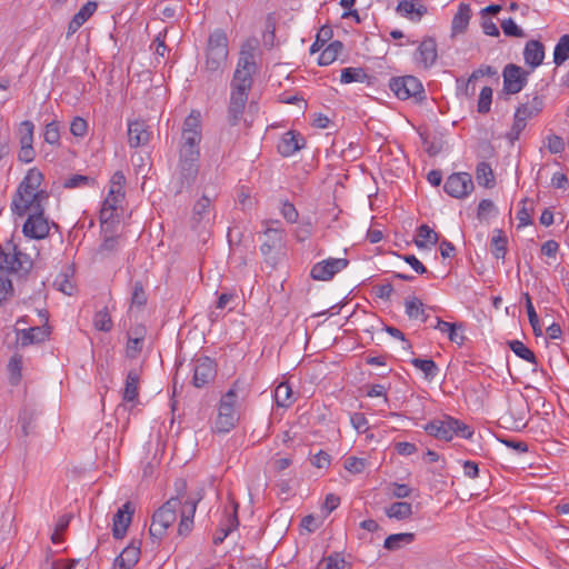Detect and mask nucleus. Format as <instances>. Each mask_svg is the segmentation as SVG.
Here are the masks:
<instances>
[{"label":"nucleus","mask_w":569,"mask_h":569,"mask_svg":"<svg viewBox=\"0 0 569 569\" xmlns=\"http://www.w3.org/2000/svg\"><path fill=\"white\" fill-rule=\"evenodd\" d=\"M187 482L183 479L176 481V496L167 500L152 516L149 528L151 538L160 540L177 520V510L180 508V522L178 532L181 536L188 535L193 526V517L197 505L203 498V489L200 488L193 497L182 501L186 495Z\"/></svg>","instance_id":"obj_1"},{"label":"nucleus","mask_w":569,"mask_h":569,"mask_svg":"<svg viewBox=\"0 0 569 569\" xmlns=\"http://www.w3.org/2000/svg\"><path fill=\"white\" fill-rule=\"evenodd\" d=\"M43 181L42 172L37 168L27 171L19 183L11 201V211L18 217L44 209L43 203L49 199V192L39 189Z\"/></svg>","instance_id":"obj_2"},{"label":"nucleus","mask_w":569,"mask_h":569,"mask_svg":"<svg viewBox=\"0 0 569 569\" xmlns=\"http://www.w3.org/2000/svg\"><path fill=\"white\" fill-rule=\"evenodd\" d=\"M229 54L228 37L224 30L216 29L209 34L206 48L204 72L210 77H221Z\"/></svg>","instance_id":"obj_3"},{"label":"nucleus","mask_w":569,"mask_h":569,"mask_svg":"<svg viewBox=\"0 0 569 569\" xmlns=\"http://www.w3.org/2000/svg\"><path fill=\"white\" fill-rule=\"evenodd\" d=\"M257 48L258 41L256 39H249L242 43L231 86L241 87L247 90L251 89L253 83L252 74L257 70L254 61Z\"/></svg>","instance_id":"obj_4"},{"label":"nucleus","mask_w":569,"mask_h":569,"mask_svg":"<svg viewBox=\"0 0 569 569\" xmlns=\"http://www.w3.org/2000/svg\"><path fill=\"white\" fill-rule=\"evenodd\" d=\"M32 266L31 258L19 250L12 241L0 244V271L24 277Z\"/></svg>","instance_id":"obj_5"},{"label":"nucleus","mask_w":569,"mask_h":569,"mask_svg":"<svg viewBox=\"0 0 569 569\" xmlns=\"http://www.w3.org/2000/svg\"><path fill=\"white\" fill-rule=\"evenodd\" d=\"M200 149L179 146V163L177 173V192L193 184L199 172Z\"/></svg>","instance_id":"obj_6"},{"label":"nucleus","mask_w":569,"mask_h":569,"mask_svg":"<svg viewBox=\"0 0 569 569\" xmlns=\"http://www.w3.org/2000/svg\"><path fill=\"white\" fill-rule=\"evenodd\" d=\"M425 430L430 436L445 441H450L455 436L470 439L473 435V430L468 425L450 416L430 421Z\"/></svg>","instance_id":"obj_7"},{"label":"nucleus","mask_w":569,"mask_h":569,"mask_svg":"<svg viewBox=\"0 0 569 569\" xmlns=\"http://www.w3.org/2000/svg\"><path fill=\"white\" fill-rule=\"evenodd\" d=\"M542 96L535 94L531 100L521 103L515 112L513 124L508 133L510 140H517L527 126V121L537 117L543 109Z\"/></svg>","instance_id":"obj_8"},{"label":"nucleus","mask_w":569,"mask_h":569,"mask_svg":"<svg viewBox=\"0 0 569 569\" xmlns=\"http://www.w3.org/2000/svg\"><path fill=\"white\" fill-rule=\"evenodd\" d=\"M389 88L401 100L413 99L416 102H421L426 99L422 83L413 76L392 78Z\"/></svg>","instance_id":"obj_9"},{"label":"nucleus","mask_w":569,"mask_h":569,"mask_svg":"<svg viewBox=\"0 0 569 569\" xmlns=\"http://www.w3.org/2000/svg\"><path fill=\"white\" fill-rule=\"evenodd\" d=\"M200 112L192 110L184 119L181 132L180 144L192 149H200L202 139Z\"/></svg>","instance_id":"obj_10"},{"label":"nucleus","mask_w":569,"mask_h":569,"mask_svg":"<svg viewBox=\"0 0 569 569\" xmlns=\"http://www.w3.org/2000/svg\"><path fill=\"white\" fill-rule=\"evenodd\" d=\"M530 71L523 70L520 66L509 63L503 68V91L507 94H516L520 92L528 82Z\"/></svg>","instance_id":"obj_11"},{"label":"nucleus","mask_w":569,"mask_h":569,"mask_svg":"<svg viewBox=\"0 0 569 569\" xmlns=\"http://www.w3.org/2000/svg\"><path fill=\"white\" fill-rule=\"evenodd\" d=\"M443 189L452 198H465L473 190L472 177L468 172L452 173L447 178Z\"/></svg>","instance_id":"obj_12"},{"label":"nucleus","mask_w":569,"mask_h":569,"mask_svg":"<svg viewBox=\"0 0 569 569\" xmlns=\"http://www.w3.org/2000/svg\"><path fill=\"white\" fill-rule=\"evenodd\" d=\"M349 261L343 258H329L316 263L310 271V276L315 280H331L338 272L347 268Z\"/></svg>","instance_id":"obj_13"},{"label":"nucleus","mask_w":569,"mask_h":569,"mask_svg":"<svg viewBox=\"0 0 569 569\" xmlns=\"http://www.w3.org/2000/svg\"><path fill=\"white\" fill-rule=\"evenodd\" d=\"M43 213L44 209L28 214V218L22 228L26 237L32 239H43L48 236L50 228Z\"/></svg>","instance_id":"obj_14"},{"label":"nucleus","mask_w":569,"mask_h":569,"mask_svg":"<svg viewBox=\"0 0 569 569\" xmlns=\"http://www.w3.org/2000/svg\"><path fill=\"white\" fill-rule=\"evenodd\" d=\"M134 508L130 501H127L113 516L112 536L114 539H122L132 521Z\"/></svg>","instance_id":"obj_15"},{"label":"nucleus","mask_w":569,"mask_h":569,"mask_svg":"<svg viewBox=\"0 0 569 569\" xmlns=\"http://www.w3.org/2000/svg\"><path fill=\"white\" fill-rule=\"evenodd\" d=\"M216 365L214 362L206 357L197 361L193 371L192 383L197 388H202L212 381L216 377Z\"/></svg>","instance_id":"obj_16"},{"label":"nucleus","mask_w":569,"mask_h":569,"mask_svg":"<svg viewBox=\"0 0 569 569\" xmlns=\"http://www.w3.org/2000/svg\"><path fill=\"white\" fill-rule=\"evenodd\" d=\"M17 347L26 348L30 345L41 343L49 337V330L44 327H31L29 329H17Z\"/></svg>","instance_id":"obj_17"},{"label":"nucleus","mask_w":569,"mask_h":569,"mask_svg":"<svg viewBox=\"0 0 569 569\" xmlns=\"http://www.w3.org/2000/svg\"><path fill=\"white\" fill-rule=\"evenodd\" d=\"M238 419L239 417L237 409L229 408V405L226 403L224 406L219 405L218 416L214 421L213 430L219 433L229 432L231 429L234 428Z\"/></svg>","instance_id":"obj_18"},{"label":"nucleus","mask_w":569,"mask_h":569,"mask_svg":"<svg viewBox=\"0 0 569 569\" xmlns=\"http://www.w3.org/2000/svg\"><path fill=\"white\" fill-rule=\"evenodd\" d=\"M149 140L150 132L143 120H134L128 123V142L131 148L146 146Z\"/></svg>","instance_id":"obj_19"},{"label":"nucleus","mask_w":569,"mask_h":569,"mask_svg":"<svg viewBox=\"0 0 569 569\" xmlns=\"http://www.w3.org/2000/svg\"><path fill=\"white\" fill-rule=\"evenodd\" d=\"M438 58L437 43L432 38H426L421 41L416 53V60L422 64L425 69L435 64Z\"/></svg>","instance_id":"obj_20"},{"label":"nucleus","mask_w":569,"mask_h":569,"mask_svg":"<svg viewBox=\"0 0 569 569\" xmlns=\"http://www.w3.org/2000/svg\"><path fill=\"white\" fill-rule=\"evenodd\" d=\"M98 3L96 1H88L80 10L72 17L68 24L67 36L74 34L97 11Z\"/></svg>","instance_id":"obj_21"},{"label":"nucleus","mask_w":569,"mask_h":569,"mask_svg":"<svg viewBox=\"0 0 569 569\" xmlns=\"http://www.w3.org/2000/svg\"><path fill=\"white\" fill-rule=\"evenodd\" d=\"M249 389L246 383L241 380H236L229 390L222 395L219 405H229V408L237 409L239 400H243L248 397Z\"/></svg>","instance_id":"obj_22"},{"label":"nucleus","mask_w":569,"mask_h":569,"mask_svg":"<svg viewBox=\"0 0 569 569\" xmlns=\"http://www.w3.org/2000/svg\"><path fill=\"white\" fill-rule=\"evenodd\" d=\"M545 58V47L538 40H529L523 49V59L531 70L539 67Z\"/></svg>","instance_id":"obj_23"},{"label":"nucleus","mask_w":569,"mask_h":569,"mask_svg":"<svg viewBox=\"0 0 569 569\" xmlns=\"http://www.w3.org/2000/svg\"><path fill=\"white\" fill-rule=\"evenodd\" d=\"M303 138L299 133L288 131L283 134L280 143L278 144V150L283 157L292 156L303 147Z\"/></svg>","instance_id":"obj_24"},{"label":"nucleus","mask_w":569,"mask_h":569,"mask_svg":"<svg viewBox=\"0 0 569 569\" xmlns=\"http://www.w3.org/2000/svg\"><path fill=\"white\" fill-rule=\"evenodd\" d=\"M210 207H211V199L203 194L193 206L192 209V227L194 229L198 228V226L207 220L209 221V214H210Z\"/></svg>","instance_id":"obj_25"},{"label":"nucleus","mask_w":569,"mask_h":569,"mask_svg":"<svg viewBox=\"0 0 569 569\" xmlns=\"http://www.w3.org/2000/svg\"><path fill=\"white\" fill-rule=\"evenodd\" d=\"M471 18V9L467 3H460L458 11L452 19V32L462 33L466 31Z\"/></svg>","instance_id":"obj_26"},{"label":"nucleus","mask_w":569,"mask_h":569,"mask_svg":"<svg viewBox=\"0 0 569 569\" xmlns=\"http://www.w3.org/2000/svg\"><path fill=\"white\" fill-rule=\"evenodd\" d=\"M439 241V234L432 230L427 224H421L417 229V238L415 239V244L420 248L425 249L429 246H435Z\"/></svg>","instance_id":"obj_27"},{"label":"nucleus","mask_w":569,"mask_h":569,"mask_svg":"<svg viewBox=\"0 0 569 569\" xmlns=\"http://www.w3.org/2000/svg\"><path fill=\"white\" fill-rule=\"evenodd\" d=\"M139 375L136 370H130L126 378L122 398L126 401L132 402L139 396Z\"/></svg>","instance_id":"obj_28"},{"label":"nucleus","mask_w":569,"mask_h":569,"mask_svg":"<svg viewBox=\"0 0 569 569\" xmlns=\"http://www.w3.org/2000/svg\"><path fill=\"white\" fill-rule=\"evenodd\" d=\"M342 49H343V44L341 41H339V40L332 41L320 53L318 63L320 66H329L338 58V56L341 53Z\"/></svg>","instance_id":"obj_29"},{"label":"nucleus","mask_w":569,"mask_h":569,"mask_svg":"<svg viewBox=\"0 0 569 569\" xmlns=\"http://www.w3.org/2000/svg\"><path fill=\"white\" fill-rule=\"evenodd\" d=\"M508 239L502 230L496 229L491 238V252L497 259H505Z\"/></svg>","instance_id":"obj_30"},{"label":"nucleus","mask_w":569,"mask_h":569,"mask_svg":"<svg viewBox=\"0 0 569 569\" xmlns=\"http://www.w3.org/2000/svg\"><path fill=\"white\" fill-rule=\"evenodd\" d=\"M476 179L480 186L492 188L495 186V174L488 162H480L476 168Z\"/></svg>","instance_id":"obj_31"},{"label":"nucleus","mask_w":569,"mask_h":569,"mask_svg":"<svg viewBox=\"0 0 569 569\" xmlns=\"http://www.w3.org/2000/svg\"><path fill=\"white\" fill-rule=\"evenodd\" d=\"M406 313L410 319H420L422 322L428 320L425 312L423 303L420 299L412 297L406 300Z\"/></svg>","instance_id":"obj_32"},{"label":"nucleus","mask_w":569,"mask_h":569,"mask_svg":"<svg viewBox=\"0 0 569 569\" xmlns=\"http://www.w3.org/2000/svg\"><path fill=\"white\" fill-rule=\"evenodd\" d=\"M268 240L263 242L260 250L263 254H269L282 241V230L278 228H267L264 231Z\"/></svg>","instance_id":"obj_33"},{"label":"nucleus","mask_w":569,"mask_h":569,"mask_svg":"<svg viewBox=\"0 0 569 569\" xmlns=\"http://www.w3.org/2000/svg\"><path fill=\"white\" fill-rule=\"evenodd\" d=\"M415 540V533L412 532H401L393 533L386 538L383 542V547L388 550H397L402 545H409Z\"/></svg>","instance_id":"obj_34"},{"label":"nucleus","mask_w":569,"mask_h":569,"mask_svg":"<svg viewBox=\"0 0 569 569\" xmlns=\"http://www.w3.org/2000/svg\"><path fill=\"white\" fill-rule=\"evenodd\" d=\"M386 515L389 518L405 520L412 515V506L409 502H393L386 509Z\"/></svg>","instance_id":"obj_35"},{"label":"nucleus","mask_w":569,"mask_h":569,"mask_svg":"<svg viewBox=\"0 0 569 569\" xmlns=\"http://www.w3.org/2000/svg\"><path fill=\"white\" fill-rule=\"evenodd\" d=\"M410 362L415 368L421 370L428 380H433L439 372V368L432 359L413 358Z\"/></svg>","instance_id":"obj_36"},{"label":"nucleus","mask_w":569,"mask_h":569,"mask_svg":"<svg viewBox=\"0 0 569 569\" xmlns=\"http://www.w3.org/2000/svg\"><path fill=\"white\" fill-rule=\"evenodd\" d=\"M126 177L122 171H116L110 180L109 196L122 201L124 199Z\"/></svg>","instance_id":"obj_37"},{"label":"nucleus","mask_w":569,"mask_h":569,"mask_svg":"<svg viewBox=\"0 0 569 569\" xmlns=\"http://www.w3.org/2000/svg\"><path fill=\"white\" fill-rule=\"evenodd\" d=\"M122 201L116 199L113 196H107L100 210L101 223H108L114 217V213Z\"/></svg>","instance_id":"obj_38"},{"label":"nucleus","mask_w":569,"mask_h":569,"mask_svg":"<svg viewBox=\"0 0 569 569\" xmlns=\"http://www.w3.org/2000/svg\"><path fill=\"white\" fill-rule=\"evenodd\" d=\"M508 346L519 358L535 366L538 365L536 355L520 340L508 341Z\"/></svg>","instance_id":"obj_39"},{"label":"nucleus","mask_w":569,"mask_h":569,"mask_svg":"<svg viewBox=\"0 0 569 569\" xmlns=\"http://www.w3.org/2000/svg\"><path fill=\"white\" fill-rule=\"evenodd\" d=\"M274 401L279 407H289L292 403V389L287 382H281L274 389Z\"/></svg>","instance_id":"obj_40"},{"label":"nucleus","mask_w":569,"mask_h":569,"mask_svg":"<svg viewBox=\"0 0 569 569\" xmlns=\"http://www.w3.org/2000/svg\"><path fill=\"white\" fill-rule=\"evenodd\" d=\"M569 58V34L560 37L553 51V62L557 67L561 66Z\"/></svg>","instance_id":"obj_41"},{"label":"nucleus","mask_w":569,"mask_h":569,"mask_svg":"<svg viewBox=\"0 0 569 569\" xmlns=\"http://www.w3.org/2000/svg\"><path fill=\"white\" fill-rule=\"evenodd\" d=\"M368 79L369 77L362 68H345L340 77L342 83L366 82Z\"/></svg>","instance_id":"obj_42"},{"label":"nucleus","mask_w":569,"mask_h":569,"mask_svg":"<svg viewBox=\"0 0 569 569\" xmlns=\"http://www.w3.org/2000/svg\"><path fill=\"white\" fill-rule=\"evenodd\" d=\"M417 0H402L397 6V12L406 16L411 17L412 14H416L419 19L423 13H426V7L422 4H419V7H416Z\"/></svg>","instance_id":"obj_43"},{"label":"nucleus","mask_w":569,"mask_h":569,"mask_svg":"<svg viewBox=\"0 0 569 569\" xmlns=\"http://www.w3.org/2000/svg\"><path fill=\"white\" fill-rule=\"evenodd\" d=\"M21 370H22V356L20 353H14L8 363V371L10 375L11 385L16 386L21 380Z\"/></svg>","instance_id":"obj_44"},{"label":"nucleus","mask_w":569,"mask_h":569,"mask_svg":"<svg viewBox=\"0 0 569 569\" xmlns=\"http://www.w3.org/2000/svg\"><path fill=\"white\" fill-rule=\"evenodd\" d=\"M53 286L67 296H72L76 291V284L68 273H59L53 281Z\"/></svg>","instance_id":"obj_45"},{"label":"nucleus","mask_w":569,"mask_h":569,"mask_svg":"<svg viewBox=\"0 0 569 569\" xmlns=\"http://www.w3.org/2000/svg\"><path fill=\"white\" fill-rule=\"evenodd\" d=\"M93 325L97 330L108 332L112 329L113 322L107 308L96 312Z\"/></svg>","instance_id":"obj_46"},{"label":"nucleus","mask_w":569,"mask_h":569,"mask_svg":"<svg viewBox=\"0 0 569 569\" xmlns=\"http://www.w3.org/2000/svg\"><path fill=\"white\" fill-rule=\"evenodd\" d=\"M119 557H121V561L126 560L128 566H136L140 558V543L131 542Z\"/></svg>","instance_id":"obj_47"},{"label":"nucleus","mask_w":569,"mask_h":569,"mask_svg":"<svg viewBox=\"0 0 569 569\" xmlns=\"http://www.w3.org/2000/svg\"><path fill=\"white\" fill-rule=\"evenodd\" d=\"M523 298L526 300L527 313H528L529 322L532 327V330L536 336H541L542 331L540 328L539 318H538L537 312L531 302V297L528 292H526V293H523Z\"/></svg>","instance_id":"obj_48"},{"label":"nucleus","mask_w":569,"mask_h":569,"mask_svg":"<svg viewBox=\"0 0 569 569\" xmlns=\"http://www.w3.org/2000/svg\"><path fill=\"white\" fill-rule=\"evenodd\" d=\"M94 183V179L83 174H73L63 181L67 189L81 188Z\"/></svg>","instance_id":"obj_49"},{"label":"nucleus","mask_w":569,"mask_h":569,"mask_svg":"<svg viewBox=\"0 0 569 569\" xmlns=\"http://www.w3.org/2000/svg\"><path fill=\"white\" fill-rule=\"evenodd\" d=\"M346 561L339 553H333L325 557L319 563L317 569H341Z\"/></svg>","instance_id":"obj_50"},{"label":"nucleus","mask_w":569,"mask_h":569,"mask_svg":"<svg viewBox=\"0 0 569 569\" xmlns=\"http://www.w3.org/2000/svg\"><path fill=\"white\" fill-rule=\"evenodd\" d=\"M43 138H44V141L49 144H52V146L59 144L60 131H59V123L57 121H51L46 124Z\"/></svg>","instance_id":"obj_51"},{"label":"nucleus","mask_w":569,"mask_h":569,"mask_svg":"<svg viewBox=\"0 0 569 569\" xmlns=\"http://www.w3.org/2000/svg\"><path fill=\"white\" fill-rule=\"evenodd\" d=\"M492 102V89L490 87H483L480 91L478 99V112L487 113L490 111Z\"/></svg>","instance_id":"obj_52"},{"label":"nucleus","mask_w":569,"mask_h":569,"mask_svg":"<svg viewBox=\"0 0 569 569\" xmlns=\"http://www.w3.org/2000/svg\"><path fill=\"white\" fill-rule=\"evenodd\" d=\"M501 29L503 33L508 37L523 38L526 33L521 28H519L516 22L509 18L501 22Z\"/></svg>","instance_id":"obj_53"},{"label":"nucleus","mask_w":569,"mask_h":569,"mask_svg":"<svg viewBox=\"0 0 569 569\" xmlns=\"http://www.w3.org/2000/svg\"><path fill=\"white\" fill-rule=\"evenodd\" d=\"M131 303L142 307L147 303V295L141 281H136L132 288Z\"/></svg>","instance_id":"obj_54"},{"label":"nucleus","mask_w":569,"mask_h":569,"mask_svg":"<svg viewBox=\"0 0 569 569\" xmlns=\"http://www.w3.org/2000/svg\"><path fill=\"white\" fill-rule=\"evenodd\" d=\"M88 122L81 117H74L70 123V132L74 137L82 138L87 134Z\"/></svg>","instance_id":"obj_55"},{"label":"nucleus","mask_w":569,"mask_h":569,"mask_svg":"<svg viewBox=\"0 0 569 569\" xmlns=\"http://www.w3.org/2000/svg\"><path fill=\"white\" fill-rule=\"evenodd\" d=\"M366 459L357 457H348L345 460V468L351 473H361L366 468Z\"/></svg>","instance_id":"obj_56"},{"label":"nucleus","mask_w":569,"mask_h":569,"mask_svg":"<svg viewBox=\"0 0 569 569\" xmlns=\"http://www.w3.org/2000/svg\"><path fill=\"white\" fill-rule=\"evenodd\" d=\"M497 209L495 203L489 199H483L478 206V218L480 220L488 219L492 213H496Z\"/></svg>","instance_id":"obj_57"},{"label":"nucleus","mask_w":569,"mask_h":569,"mask_svg":"<svg viewBox=\"0 0 569 569\" xmlns=\"http://www.w3.org/2000/svg\"><path fill=\"white\" fill-rule=\"evenodd\" d=\"M244 108H246V106H242L241 103H232V101H230L229 108H228V119H229V123L231 126L238 124V122L244 111Z\"/></svg>","instance_id":"obj_58"},{"label":"nucleus","mask_w":569,"mask_h":569,"mask_svg":"<svg viewBox=\"0 0 569 569\" xmlns=\"http://www.w3.org/2000/svg\"><path fill=\"white\" fill-rule=\"evenodd\" d=\"M118 246H119V237H114V236L107 237V238H104L103 242L100 244V247L98 249V253L103 256L106 253L113 252L118 249Z\"/></svg>","instance_id":"obj_59"},{"label":"nucleus","mask_w":569,"mask_h":569,"mask_svg":"<svg viewBox=\"0 0 569 569\" xmlns=\"http://www.w3.org/2000/svg\"><path fill=\"white\" fill-rule=\"evenodd\" d=\"M281 214L289 223H295L298 220L299 213L296 207L288 201H284L281 207Z\"/></svg>","instance_id":"obj_60"},{"label":"nucleus","mask_w":569,"mask_h":569,"mask_svg":"<svg viewBox=\"0 0 569 569\" xmlns=\"http://www.w3.org/2000/svg\"><path fill=\"white\" fill-rule=\"evenodd\" d=\"M13 295L12 282L0 277V307Z\"/></svg>","instance_id":"obj_61"},{"label":"nucleus","mask_w":569,"mask_h":569,"mask_svg":"<svg viewBox=\"0 0 569 569\" xmlns=\"http://www.w3.org/2000/svg\"><path fill=\"white\" fill-rule=\"evenodd\" d=\"M248 92H249V90H247V89H242L241 87L231 86L230 101H232V103H241L242 106H246L247 101H248Z\"/></svg>","instance_id":"obj_62"},{"label":"nucleus","mask_w":569,"mask_h":569,"mask_svg":"<svg viewBox=\"0 0 569 569\" xmlns=\"http://www.w3.org/2000/svg\"><path fill=\"white\" fill-rule=\"evenodd\" d=\"M143 345V338L141 337H134L129 338L127 343V355L130 358H136L137 355L141 351Z\"/></svg>","instance_id":"obj_63"},{"label":"nucleus","mask_w":569,"mask_h":569,"mask_svg":"<svg viewBox=\"0 0 569 569\" xmlns=\"http://www.w3.org/2000/svg\"><path fill=\"white\" fill-rule=\"evenodd\" d=\"M547 148L551 153H560L565 150L563 139L552 134L547 138Z\"/></svg>","instance_id":"obj_64"}]
</instances>
